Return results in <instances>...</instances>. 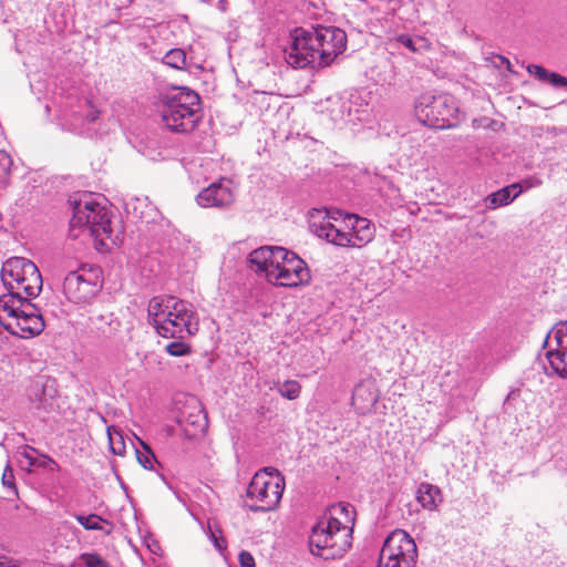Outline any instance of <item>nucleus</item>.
Listing matches in <instances>:
<instances>
[{
  "mask_svg": "<svg viewBox=\"0 0 567 567\" xmlns=\"http://www.w3.org/2000/svg\"><path fill=\"white\" fill-rule=\"evenodd\" d=\"M347 48V34L333 27L311 30L297 29L287 55L293 68H323L330 65Z\"/></svg>",
  "mask_w": 567,
  "mask_h": 567,
  "instance_id": "obj_1",
  "label": "nucleus"
},
{
  "mask_svg": "<svg viewBox=\"0 0 567 567\" xmlns=\"http://www.w3.org/2000/svg\"><path fill=\"white\" fill-rule=\"evenodd\" d=\"M354 508L348 503L331 506L309 538L312 555L323 559L342 557L351 547Z\"/></svg>",
  "mask_w": 567,
  "mask_h": 567,
  "instance_id": "obj_2",
  "label": "nucleus"
},
{
  "mask_svg": "<svg viewBox=\"0 0 567 567\" xmlns=\"http://www.w3.org/2000/svg\"><path fill=\"white\" fill-rule=\"evenodd\" d=\"M250 267L255 272L264 274L274 286L296 288L311 280L307 264L295 252L284 247L264 246L249 254Z\"/></svg>",
  "mask_w": 567,
  "mask_h": 567,
  "instance_id": "obj_3",
  "label": "nucleus"
},
{
  "mask_svg": "<svg viewBox=\"0 0 567 567\" xmlns=\"http://www.w3.org/2000/svg\"><path fill=\"white\" fill-rule=\"evenodd\" d=\"M147 318L156 332L167 339H183L198 330L193 307L175 297H154L148 301Z\"/></svg>",
  "mask_w": 567,
  "mask_h": 567,
  "instance_id": "obj_4",
  "label": "nucleus"
},
{
  "mask_svg": "<svg viewBox=\"0 0 567 567\" xmlns=\"http://www.w3.org/2000/svg\"><path fill=\"white\" fill-rule=\"evenodd\" d=\"M162 121L172 132L189 133L199 122V95L187 87H179L163 99Z\"/></svg>",
  "mask_w": 567,
  "mask_h": 567,
  "instance_id": "obj_5",
  "label": "nucleus"
},
{
  "mask_svg": "<svg viewBox=\"0 0 567 567\" xmlns=\"http://www.w3.org/2000/svg\"><path fill=\"white\" fill-rule=\"evenodd\" d=\"M70 227L74 238L86 233L104 247L115 245L118 239L113 235L106 208L91 199H81L75 204Z\"/></svg>",
  "mask_w": 567,
  "mask_h": 567,
  "instance_id": "obj_6",
  "label": "nucleus"
},
{
  "mask_svg": "<svg viewBox=\"0 0 567 567\" xmlns=\"http://www.w3.org/2000/svg\"><path fill=\"white\" fill-rule=\"evenodd\" d=\"M0 324L12 336L22 339L40 334L44 329L42 316L25 298L0 296Z\"/></svg>",
  "mask_w": 567,
  "mask_h": 567,
  "instance_id": "obj_7",
  "label": "nucleus"
},
{
  "mask_svg": "<svg viewBox=\"0 0 567 567\" xmlns=\"http://www.w3.org/2000/svg\"><path fill=\"white\" fill-rule=\"evenodd\" d=\"M1 279L9 292L17 298L37 297L42 290V276L31 260L23 257L8 259L1 268Z\"/></svg>",
  "mask_w": 567,
  "mask_h": 567,
  "instance_id": "obj_8",
  "label": "nucleus"
},
{
  "mask_svg": "<svg viewBox=\"0 0 567 567\" xmlns=\"http://www.w3.org/2000/svg\"><path fill=\"white\" fill-rule=\"evenodd\" d=\"M285 489V480L278 472L266 468L256 473L247 488V505L254 512H269L277 508Z\"/></svg>",
  "mask_w": 567,
  "mask_h": 567,
  "instance_id": "obj_9",
  "label": "nucleus"
},
{
  "mask_svg": "<svg viewBox=\"0 0 567 567\" xmlns=\"http://www.w3.org/2000/svg\"><path fill=\"white\" fill-rule=\"evenodd\" d=\"M414 110L422 124L440 130L452 127L457 114L454 97L445 93L421 94Z\"/></svg>",
  "mask_w": 567,
  "mask_h": 567,
  "instance_id": "obj_10",
  "label": "nucleus"
},
{
  "mask_svg": "<svg viewBox=\"0 0 567 567\" xmlns=\"http://www.w3.org/2000/svg\"><path fill=\"white\" fill-rule=\"evenodd\" d=\"M101 287L99 270L81 266L65 275L62 292L70 302L84 305L93 300Z\"/></svg>",
  "mask_w": 567,
  "mask_h": 567,
  "instance_id": "obj_11",
  "label": "nucleus"
},
{
  "mask_svg": "<svg viewBox=\"0 0 567 567\" xmlns=\"http://www.w3.org/2000/svg\"><path fill=\"white\" fill-rule=\"evenodd\" d=\"M380 555L388 560L406 563L413 567L417 549L414 539L405 530L395 529L385 539Z\"/></svg>",
  "mask_w": 567,
  "mask_h": 567,
  "instance_id": "obj_12",
  "label": "nucleus"
},
{
  "mask_svg": "<svg viewBox=\"0 0 567 567\" xmlns=\"http://www.w3.org/2000/svg\"><path fill=\"white\" fill-rule=\"evenodd\" d=\"M235 202L231 181L219 178L197 195V203L202 207H227Z\"/></svg>",
  "mask_w": 567,
  "mask_h": 567,
  "instance_id": "obj_13",
  "label": "nucleus"
},
{
  "mask_svg": "<svg viewBox=\"0 0 567 567\" xmlns=\"http://www.w3.org/2000/svg\"><path fill=\"white\" fill-rule=\"evenodd\" d=\"M333 220L336 224L329 219L323 220L317 228L318 236L336 246L352 247V235L347 215H344L342 220H338L336 217H333Z\"/></svg>",
  "mask_w": 567,
  "mask_h": 567,
  "instance_id": "obj_14",
  "label": "nucleus"
},
{
  "mask_svg": "<svg viewBox=\"0 0 567 567\" xmlns=\"http://www.w3.org/2000/svg\"><path fill=\"white\" fill-rule=\"evenodd\" d=\"M379 394L373 380L359 383L352 394V404L360 413L370 411L378 402Z\"/></svg>",
  "mask_w": 567,
  "mask_h": 567,
  "instance_id": "obj_15",
  "label": "nucleus"
},
{
  "mask_svg": "<svg viewBox=\"0 0 567 567\" xmlns=\"http://www.w3.org/2000/svg\"><path fill=\"white\" fill-rule=\"evenodd\" d=\"M347 220L352 235V247L361 248L373 239L374 227L367 218L347 214Z\"/></svg>",
  "mask_w": 567,
  "mask_h": 567,
  "instance_id": "obj_16",
  "label": "nucleus"
},
{
  "mask_svg": "<svg viewBox=\"0 0 567 567\" xmlns=\"http://www.w3.org/2000/svg\"><path fill=\"white\" fill-rule=\"evenodd\" d=\"M181 424L185 434L190 439L204 435L208 429L207 416L200 406H195L187 414L183 413Z\"/></svg>",
  "mask_w": 567,
  "mask_h": 567,
  "instance_id": "obj_17",
  "label": "nucleus"
},
{
  "mask_svg": "<svg viewBox=\"0 0 567 567\" xmlns=\"http://www.w3.org/2000/svg\"><path fill=\"white\" fill-rule=\"evenodd\" d=\"M58 395L56 381L50 377H38L30 386V396L43 408Z\"/></svg>",
  "mask_w": 567,
  "mask_h": 567,
  "instance_id": "obj_18",
  "label": "nucleus"
},
{
  "mask_svg": "<svg viewBox=\"0 0 567 567\" xmlns=\"http://www.w3.org/2000/svg\"><path fill=\"white\" fill-rule=\"evenodd\" d=\"M416 501L424 509L434 511L442 502V494L437 486L422 483L416 492Z\"/></svg>",
  "mask_w": 567,
  "mask_h": 567,
  "instance_id": "obj_19",
  "label": "nucleus"
},
{
  "mask_svg": "<svg viewBox=\"0 0 567 567\" xmlns=\"http://www.w3.org/2000/svg\"><path fill=\"white\" fill-rule=\"evenodd\" d=\"M547 359L550 368L561 378L567 377V351L557 348H549Z\"/></svg>",
  "mask_w": 567,
  "mask_h": 567,
  "instance_id": "obj_20",
  "label": "nucleus"
},
{
  "mask_svg": "<svg viewBox=\"0 0 567 567\" xmlns=\"http://www.w3.org/2000/svg\"><path fill=\"white\" fill-rule=\"evenodd\" d=\"M75 519L86 530H104L106 535H109L112 532L111 524L96 514H90L87 516L76 515Z\"/></svg>",
  "mask_w": 567,
  "mask_h": 567,
  "instance_id": "obj_21",
  "label": "nucleus"
},
{
  "mask_svg": "<svg viewBox=\"0 0 567 567\" xmlns=\"http://www.w3.org/2000/svg\"><path fill=\"white\" fill-rule=\"evenodd\" d=\"M549 348H557L567 351V321L555 326L547 338Z\"/></svg>",
  "mask_w": 567,
  "mask_h": 567,
  "instance_id": "obj_22",
  "label": "nucleus"
},
{
  "mask_svg": "<svg viewBox=\"0 0 567 567\" xmlns=\"http://www.w3.org/2000/svg\"><path fill=\"white\" fill-rule=\"evenodd\" d=\"M277 391L280 395L287 400H296L300 396L301 393V384L296 380H287L282 383H275Z\"/></svg>",
  "mask_w": 567,
  "mask_h": 567,
  "instance_id": "obj_23",
  "label": "nucleus"
},
{
  "mask_svg": "<svg viewBox=\"0 0 567 567\" xmlns=\"http://www.w3.org/2000/svg\"><path fill=\"white\" fill-rule=\"evenodd\" d=\"M487 199L489 200L491 208L506 206L514 200L511 196V187H503L497 192L492 193Z\"/></svg>",
  "mask_w": 567,
  "mask_h": 567,
  "instance_id": "obj_24",
  "label": "nucleus"
},
{
  "mask_svg": "<svg viewBox=\"0 0 567 567\" xmlns=\"http://www.w3.org/2000/svg\"><path fill=\"white\" fill-rule=\"evenodd\" d=\"M13 162L6 151H0V186H6L11 175Z\"/></svg>",
  "mask_w": 567,
  "mask_h": 567,
  "instance_id": "obj_25",
  "label": "nucleus"
},
{
  "mask_svg": "<svg viewBox=\"0 0 567 567\" xmlns=\"http://www.w3.org/2000/svg\"><path fill=\"white\" fill-rule=\"evenodd\" d=\"M164 61L167 65L182 70L186 65V54L181 49H173L166 53Z\"/></svg>",
  "mask_w": 567,
  "mask_h": 567,
  "instance_id": "obj_26",
  "label": "nucleus"
},
{
  "mask_svg": "<svg viewBox=\"0 0 567 567\" xmlns=\"http://www.w3.org/2000/svg\"><path fill=\"white\" fill-rule=\"evenodd\" d=\"M165 350L168 354L173 357L188 355L193 351L192 346L189 343L182 341V339L169 342L168 344H166Z\"/></svg>",
  "mask_w": 567,
  "mask_h": 567,
  "instance_id": "obj_27",
  "label": "nucleus"
},
{
  "mask_svg": "<svg viewBox=\"0 0 567 567\" xmlns=\"http://www.w3.org/2000/svg\"><path fill=\"white\" fill-rule=\"evenodd\" d=\"M80 559L85 567H110V564L96 553H84Z\"/></svg>",
  "mask_w": 567,
  "mask_h": 567,
  "instance_id": "obj_28",
  "label": "nucleus"
},
{
  "mask_svg": "<svg viewBox=\"0 0 567 567\" xmlns=\"http://www.w3.org/2000/svg\"><path fill=\"white\" fill-rule=\"evenodd\" d=\"M141 444L144 447V450H146L147 454L146 455H138L137 456L138 462H140V464L144 468L152 470L153 468V460L155 458V455L151 451V449H150V446L147 444H145L144 442H141Z\"/></svg>",
  "mask_w": 567,
  "mask_h": 567,
  "instance_id": "obj_29",
  "label": "nucleus"
},
{
  "mask_svg": "<svg viewBox=\"0 0 567 567\" xmlns=\"http://www.w3.org/2000/svg\"><path fill=\"white\" fill-rule=\"evenodd\" d=\"M527 72L530 75L537 78L542 82H546L548 74H549L548 70H546L544 66L538 65V64H529L527 66Z\"/></svg>",
  "mask_w": 567,
  "mask_h": 567,
  "instance_id": "obj_30",
  "label": "nucleus"
},
{
  "mask_svg": "<svg viewBox=\"0 0 567 567\" xmlns=\"http://www.w3.org/2000/svg\"><path fill=\"white\" fill-rule=\"evenodd\" d=\"M555 87H567V78L556 72H549L547 81Z\"/></svg>",
  "mask_w": 567,
  "mask_h": 567,
  "instance_id": "obj_31",
  "label": "nucleus"
},
{
  "mask_svg": "<svg viewBox=\"0 0 567 567\" xmlns=\"http://www.w3.org/2000/svg\"><path fill=\"white\" fill-rule=\"evenodd\" d=\"M2 484L9 488H13L17 492V487L14 484V475L12 468L7 465L2 473Z\"/></svg>",
  "mask_w": 567,
  "mask_h": 567,
  "instance_id": "obj_32",
  "label": "nucleus"
},
{
  "mask_svg": "<svg viewBox=\"0 0 567 567\" xmlns=\"http://www.w3.org/2000/svg\"><path fill=\"white\" fill-rule=\"evenodd\" d=\"M238 559L241 567H256L255 558L249 551L243 550Z\"/></svg>",
  "mask_w": 567,
  "mask_h": 567,
  "instance_id": "obj_33",
  "label": "nucleus"
},
{
  "mask_svg": "<svg viewBox=\"0 0 567 567\" xmlns=\"http://www.w3.org/2000/svg\"><path fill=\"white\" fill-rule=\"evenodd\" d=\"M414 43H415V52H426V51H430L431 47H432L431 42L423 37L415 38Z\"/></svg>",
  "mask_w": 567,
  "mask_h": 567,
  "instance_id": "obj_34",
  "label": "nucleus"
},
{
  "mask_svg": "<svg viewBox=\"0 0 567 567\" xmlns=\"http://www.w3.org/2000/svg\"><path fill=\"white\" fill-rule=\"evenodd\" d=\"M377 567H412L406 563L396 561L393 559L388 560L385 557L379 556V564Z\"/></svg>",
  "mask_w": 567,
  "mask_h": 567,
  "instance_id": "obj_35",
  "label": "nucleus"
},
{
  "mask_svg": "<svg viewBox=\"0 0 567 567\" xmlns=\"http://www.w3.org/2000/svg\"><path fill=\"white\" fill-rule=\"evenodd\" d=\"M377 567H412L406 563L396 561L393 559L388 560L385 557L379 556V564Z\"/></svg>",
  "mask_w": 567,
  "mask_h": 567,
  "instance_id": "obj_36",
  "label": "nucleus"
},
{
  "mask_svg": "<svg viewBox=\"0 0 567 567\" xmlns=\"http://www.w3.org/2000/svg\"><path fill=\"white\" fill-rule=\"evenodd\" d=\"M396 41L402 43L404 47H406L411 52H415L414 39L405 35V34H400L396 38Z\"/></svg>",
  "mask_w": 567,
  "mask_h": 567,
  "instance_id": "obj_37",
  "label": "nucleus"
},
{
  "mask_svg": "<svg viewBox=\"0 0 567 567\" xmlns=\"http://www.w3.org/2000/svg\"><path fill=\"white\" fill-rule=\"evenodd\" d=\"M100 116V111L95 109L93 105H91V110L89 111L86 118L90 122H95Z\"/></svg>",
  "mask_w": 567,
  "mask_h": 567,
  "instance_id": "obj_38",
  "label": "nucleus"
},
{
  "mask_svg": "<svg viewBox=\"0 0 567 567\" xmlns=\"http://www.w3.org/2000/svg\"><path fill=\"white\" fill-rule=\"evenodd\" d=\"M507 187H511V192L516 190L515 194L512 196L513 199L518 197L519 194L522 193V184L520 183H514V184L508 185Z\"/></svg>",
  "mask_w": 567,
  "mask_h": 567,
  "instance_id": "obj_39",
  "label": "nucleus"
},
{
  "mask_svg": "<svg viewBox=\"0 0 567 567\" xmlns=\"http://www.w3.org/2000/svg\"><path fill=\"white\" fill-rule=\"evenodd\" d=\"M520 184H522V187L525 186L526 188H530L534 186V184L529 179H526Z\"/></svg>",
  "mask_w": 567,
  "mask_h": 567,
  "instance_id": "obj_40",
  "label": "nucleus"
},
{
  "mask_svg": "<svg viewBox=\"0 0 567 567\" xmlns=\"http://www.w3.org/2000/svg\"><path fill=\"white\" fill-rule=\"evenodd\" d=\"M212 536H213V539H214L215 546H216L218 549H221V548H223V546L220 545V543H219L218 538H217L214 534H212Z\"/></svg>",
  "mask_w": 567,
  "mask_h": 567,
  "instance_id": "obj_41",
  "label": "nucleus"
},
{
  "mask_svg": "<svg viewBox=\"0 0 567 567\" xmlns=\"http://www.w3.org/2000/svg\"><path fill=\"white\" fill-rule=\"evenodd\" d=\"M503 60L506 62V64H507V69L509 70V69H511V62H509V60H507V59H503Z\"/></svg>",
  "mask_w": 567,
  "mask_h": 567,
  "instance_id": "obj_42",
  "label": "nucleus"
},
{
  "mask_svg": "<svg viewBox=\"0 0 567 567\" xmlns=\"http://www.w3.org/2000/svg\"><path fill=\"white\" fill-rule=\"evenodd\" d=\"M113 453L121 454V451H116L114 446H112Z\"/></svg>",
  "mask_w": 567,
  "mask_h": 567,
  "instance_id": "obj_43",
  "label": "nucleus"
},
{
  "mask_svg": "<svg viewBox=\"0 0 567 567\" xmlns=\"http://www.w3.org/2000/svg\"><path fill=\"white\" fill-rule=\"evenodd\" d=\"M109 435H110V441L112 442L113 437H112V434L110 432H109Z\"/></svg>",
  "mask_w": 567,
  "mask_h": 567,
  "instance_id": "obj_44",
  "label": "nucleus"
}]
</instances>
